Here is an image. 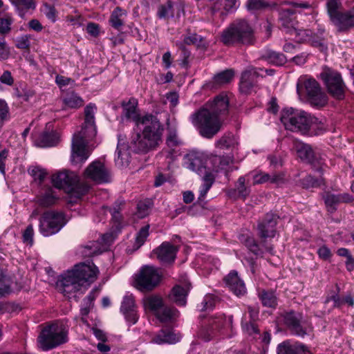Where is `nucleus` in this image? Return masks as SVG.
Returning a JSON list of instances; mask_svg holds the SVG:
<instances>
[{"label":"nucleus","instance_id":"obj_43","mask_svg":"<svg viewBox=\"0 0 354 354\" xmlns=\"http://www.w3.org/2000/svg\"><path fill=\"white\" fill-rule=\"evenodd\" d=\"M278 354H312L304 345L299 346H286L279 345Z\"/></svg>","mask_w":354,"mask_h":354},{"label":"nucleus","instance_id":"obj_10","mask_svg":"<svg viewBox=\"0 0 354 354\" xmlns=\"http://www.w3.org/2000/svg\"><path fill=\"white\" fill-rule=\"evenodd\" d=\"M304 88L308 100L311 105L322 107L327 103L326 95L322 91L319 83L312 78H299L297 84V91L300 95Z\"/></svg>","mask_w":354,"mask_h":354},{"label":"nucleus","instance_id":"obj_4","mask_svg":"<svg viewBox=\"0 0 354 354\" xmlns=\"http://www.w3.org/2000/svg\"><path fill=\"white\" fill-rule=\"evenodd\" d=\"M189 120L198 133L205 138H213L221 129L223 120L216 115H213L206 107H201L190 117Z\"/></svg>","mask_w":354,"mask_h":354},{"label":"nucleus","instance_id":"obj_5","mask_svg":"<svg viewBox=\"0 0 354 354\" xmlns=\"http://www.w3.org/2000/svg\"><path fill=\"white\" fill-rule=\"evenodd\" d=\"M280 120L286 129L306 133L317 119L308 113L292 108H286L281 111Z\"/></svg>","mask_w":354,"mask_h":354},{"label":"nucleus","instance_id":"obj_38","mask_svg":"<svg viewBox=\"0 0 354 354\" xmlns=\"http://www.w3.org/2000/svg\"><path fill=\"white\" fill-rule=\"evenodd\" d=\"M65 108L78 109L83 106L84 100L77 93L72 92L63 98Z\"/></svg>","mask_w":354,"mask_h":354},{"label":"nucleus","instance_id":"obj_20","mask_svg":"<svg viewBox=\"0 0 354 354\" xmlns=\"http://www.w3.org/2000/svg\"><path fill=\"white\" fill-rule=\"evenodd\" d=\"M295 11L290 8H282L279 12V19L281 26L286 30V32L291 35H294L295 38L304 32L303 30H298L295 27L293 15ZM306 33V31H304Z\"/></svg>","mask_w":354,"mask_h":354},{"label":"nucleus","instance_id":"obj_28","mask_svg":"<svg viewBox=\"0 0 354 354\" xmlns=\"http://www.w3.org/2000/svg\"><path fill=\"white\" fill-rule=\"evenodd\" d=\"M181 336L175 333L173 330L162 329L153 337L151 342L157 344H173L178 342Z\"/></svg>","mask_w":354,"mask_h":354},{"label":"nucleus","instance_id":"obj_39","mask_svg":"<svg viewBox=\"0 0 354 354\" xmlns=\"http://www.w3.org/2000/svg\"><path fill=\"white\" fill-rule=\"evenodd\" d=\"M183 145L182 140L177 133V129L174 127H167V135L166 138V145L167 147H180Z\"/></svg>","mask_w":354,"mask_h":354},{"label":"nucleus","instance_id":"obj_51","mask_svg":"<svg viewBox=\"0 0 354 354\" xmlns=\"http://www.w3.org/2000/svg\"><path fill=\"white\" fill-rule=\"evenodd\" d=\"M252 176L253 179V185H259L268 183L270 179V174L261 171H254L250 172L247 176Z\"/></svg>","mask_w":354,"mask_h":354},{"label":"nucleus","instance_id":"obj_47","mask_svg":"<svg viewBox=\"0 0 354 354\" xmlns=\"http://www.w3.org/2000/svg\"><path fill=\"white\" fill-rule=\"evenodd\" d=\"M12 280L3 274H0V297H4L12 292Z\"/></svg>","mask_w":354,"mask_h":354},{"label":"nucleus","instance_id":"obj_29","mask_svg":"<svg viewBox=\"0 0 354 354\" xmlns=\"http://www.w3.org/2000/svg\"><path fill=\"white\" fill-rule=\"evenodd\" d=\"M127 17V11L118 6L111 12L109 23L113 28L121 31L124 26Z\"/></svg>","mask_w":354,"mask_h":354},{"label":"nucleus","instance_id":"obj_49","mask_svg":"<svg viewBox=\"0 0 354 354\" xmlns=\"http://www.w3.org/2000/svg\"><path fill=\"white\" fill-rule=\"evenodd\" d=\"M151 207V202L149 200L140 201L137 205V216L140 218H145L149 214Z\"/></svg>","mask_w":354,"mask_h":354},{"label":"nucleus","instance_id":"obj_34","mask_svg":"<svg viewBox=\"0 0 354 354\" xmlns=\"http://www.w3.org/2000/svg\"><path fill=\"white\" fill-rule=\"evenodd\" d=\"M12 5L21 18H24L29 10H34L36 8L35 0H10Z\"/></svg>","mask_w":354,"mask_h":354},{"label":"nucleus","instance_id":"obj_42","mask_svg":"<svg viewBox=\"0 0 354 354\" xmlns=\"http://www.w3.org/2000/svg\"><path fill=\"white\" fill-rule=\"evenodd\" d=\"M178 311L176 309L165 307L163 305L162 309L157 312L155 315L160 322H166L178 316Z\"/></svg>","mask_w":354,"mask_h":354},{"label":"nucleus","instance_id":"obj_22","mask_svg":"<svg viewBox=\"0 0 354 354\" xmlns=\"http://www.w3.org/2000/svg\"><path fill=\"white\" fill-rule=\"evenodd\" d=\"M138 102L134 97H131L128 101H122L121 106L122 108V117L127 120L133 121L137 127H139V122L141 120L138 109Z\"/></svg>","mask_w":354,"mask_h":354},{"label":"nucleus","instance_id":"obj_40","mask_svg":"<svg viewBox=\"0 0 354 354\" xmlns=\"http://www.w3.org/2000/svg\"><path fill=\"white\" fill-rule=\"evenodd\" d=\"M237 140L232 133H225L215 142V146L219 149H229L237 145Z\"/></svg>","mask_w":354,"mask_h":354},{"label":"nucleus","instance_id":"obj_54","mask_svg":"<svg viewBox=\"0 0 354 354\" xmlns=\"http://www.w3.org/2000/svg\"><path fill=\"white\" fill-rule=\"evenodd\" d=\"M31 35H23L17 37L15 40V46L19 49H29L30 46Z\"/></svg>","mask_w":354,"mask_h":354},{"label":"nucleus","instance_id":"obj_59","mask_svg":"<svg viewBox=\"0 0 354 354\" xmlns=\"http://www.w3.org/2000/svg\"><path fill=\"white\" fill-rule=\"evenodd\" d=\"M43 12L46 17L52 22H55L57 17V12L53 6L48 3H44Z\"/></svg>","mask_w":354,"mask_h":354},{"label":"nucleus","instance_id":"obj_57","mask_svg":"<svg viewBox=\"0 0 354 354\" xmlns=\"http://www.w3.org/2000/svg\"><path fill=\"white\" fill-rule=\"evenodd\" d=\"M28 171L34 180H38L39 183H41L47 175L46 171L39 167H32Z\"/></svg>","mask_w":354,"mask_h":354},{"label":"nucleus","instance_id":"obj_52","mask_svg":"<svg viewBox=\"0 0 354 354\" xmlns=\"http://www.w3.org/2000/svg\"><path fill=\"white\" fill-rule=\"evenodd\" d=\"M324 184L322 178H315L311 175L306 176L302 180V185L306 188L317 187Z\"/></svg>","mask_w":354,"mask_h":354},{"label":"nucleus","instance_id":"obj_14","mask_svg":"<svg viewBox=\"0 0 354 354\" xmlns=\"http://www.w3.org/2000/svg\"><path fill=\"white\" fill-rule=\"evenodd\" d=\"M283 322L289 330L295 335L304 337L312 331V326L302 321V315L299 313L290 311L283 316Z\"/></svg>","mask_w":354,"mask_h":354},{"label":"nucleus","instance_id":"obj_56","mask_svg":"<svg viewBox=\"0 0 354 354\" xmlns=\"http://www.w3.org/2000/svg\"><path fill=\"white\" fill-rule=\"evenodd\" d=\"M268 6V3L263 0H248L246 8L250 11H257Z\"/></svg>","mask_w":354,"mask_h":354},{"label":"nucleus","instance_id":"obj_17","mask_svg":"<svg viewBox=\"0 0 354 354\" xmlns=\"http://www.w3.org/2000/svg\"><path fill=\"white\" fill-rule=\"evenodd\" d=\"M52 183L58 189H72L78 182L77 175L67 170L59 171L52 176Z\"/></svg>","mask_w":354,"mask_h":354},{"label":"nucleus","instance_id":"obj_41","mask_svg":"<svg viewBox=\"0 0 354 354\" xmlns=\"http://www.w3.org/2000/svg\"><path fill=\"white\" fill-rule=\"evenodd\" d=\"M259 298L264 306L275 308L277 305V299L274 292L263 290L259 294Z\"/></svg>","mask_w":354,"mask_h":354},{"label":"nucleus","instance_id":"obj_48","mask_svg":"<svg viewBox=\"0 0 354 354\" xmlns=\"http://www.w3.org/2000/svg\"><path fill=\"white\" fill-rule=\"evenodd\" d=\"M10 119V108L7 102L0 99V129L3 127L5 122Z\"/></svg>","mask_w":354,"mask_h":354},{"label":"nucleus","instance_id":"obj_36","mask_svg":"<svg viewBox=\"0 0 354 354\" xmlns=\"http://www.w3.org/2000/svg\"><path fill=\"white\" fill-rule=\"evenodd\" d=\"M262 57L268 62L277 66L283 65L286 62V57L283 54L272 50H266Z\"/></svg>","mask_w":354,"mask_h":354},{"label":"nucleus","instance_id":"obj_6","mask_svg":"<svg viewBox=\"0 0 354 354\" xmlns=\"http://www.w3.org/2000/svg\"><path fill=\"white\" fill-rule=\"evenodd\" d=\"M326 8L330 23L339 32H346L354 28V6L342 12V0H326Z\"/></svg>","mask_w":354,"mask_h":354},{"label":"nucleus","instance_id":"obj_60","mask_svg":"<svg viewBox=\"0 0 354 354\" xmlns=\"http://www.w3.org/2000/svg\"><path fill=\"white\" fill-rule=\"evenodd\" d=\"M149 225H146L142 227L138 232L136 238V244L137 245V248H140L144 244L146 239L149 236Z\"/></svg>","mask_w":354,"mask_h":354},{"label":"nucleus","instance_id":"obj_15","mask_svg":"<svg viewBox=\"0 0 354 354\" xmlns=\"http://www.w3.org/2000/svg\"><path fill=\"white\" fill-rule=\"evenodd\" d=\"M110 171L105 165L98 160L92 162L84 172V177L97 183H107L110 180Z\"/></svg>","mask_w":354,"mask_h":354},{"label":"nucleus","instance_id":"obj_16","mask_svg":"<svg viewBox=\"0 0 354 354\" xmlns=\"http://www.w3.org/2000/svg\"><path fill=\"white\" fill-rule=\"evenodd\" d=\"M279 217L272 213L267 214L257 225L258 234L263 239L273 238L276 234V225Z\"/></svg>","mask_w":354,"mask_h":354},{"label":"nucleus","instance_id":"obj_35","mask_svg":"<svg viewBox=\"0 0 354 354\" xmlns=\"http://www.w3.org/2000/svg\"><path fill=\"white\" fill-rule=\"evenodd\" d=\"M59 137L54 131L45 132L39 136L36 141V145L40 147H51L57 145Z\"/></svg>","mask_w":354,"mask_h":354},{"label":"nucleus","instance_id":"obj_45","mask_svg":"<svg viewBox=\"0 0 354 354\" xmlns=\"http://www.w3.org/2000/svg\"><path fill=\"white\" fill-rule=\"evenodd\" d=\"M214 176L211 173H207L205 175V176L203 178V183L201 185L200 190H199V192H200V194L198 196L199 200H203L205 198L207 193L211 188V187L214 183Z\"/></svg>","mask_w":354,"mask_h":354},{"label":"nucleus","instance_id":"obj_19","mask_svg":"<svg viewBox=\"0 0 354 354\" xmlns=\"http://www.w3.org/2000/svg\"><path fill=\"white\" fill-rule=\"evenodd\" d=\"M264 71L260 68H250L241 74L240 81V90L242 93H248L254 86L257 78L262 76L261 72Z\"/></svg>","mask_w":354,"mask_h":354},{"label":"nucleus","instance_id":"obj_58","mask_svg":"<svg viewBox=\"0 0 354 354\" xmlns=\"http://www.w3.org/2000/svg\"><path fill=\"white\" fill-rule=\"evenodd\" d=\"M12 22V18L9 15H6V17L3 18H0V33L1 35L9 33Z\"/></svg>","mask_w":354,"mask_h":354},{"label":"nucleus","instance_id":"obj_53","mask_svg":"<svg viewBox=\"0 0 354 354\" xmlns=\"http://www.w3.org/2000/svg\"><path fill=\"white\" fill-rule=\"evenodd\" d=\"M202 40V37L196 33H189L183 35V40L179 41L183 43V46L186 45H199Z\"/></svg>","mask_w":354,"mask_h":354},{"label":"nucleus","instance_id":"obj_7","mask_svg":"<svg viewBox=\"0 0 354 354\" xmlns=\"http://www.w3.org/2000/svg\"><path fill=\"white\" fill-rule=\"evenodd\" d=\"M221 40L226 46L250 44L253 41V30L245 20H236L222 32Z\"/></svg>","mask_w":354,"mask_h":354},{"label":"nucleus","instance_id":"obj_21","mask_svg":"<svg viewBox=\"0 0 354 354\" xmlns=\"http://www.w3.org/2000/svg\"><path fill=\"white\" fill-rule=\"evenodd\" d=\"M204 154L198 150L189 151L183 158L185 166L195 172H202L204 169Z\"/></svg>","mask_w":354,"mask_h":354},{"label":"nucleus","instance_id":"obj_24","mask_svg":"<svg viewBox=\"0 0 354 354\" xmlns=\"http://www.w3.org/2000/svg\"><path fill=\"white\" fill-rule=\"evenodd\" d=\"M303 30L306 31V33L304 32H301L300 35L296 38L298 41H308L313 46L318 48L321 51L327 50V43L324 35V29H319L317 34L313 35H310L309 30Z\"/></svg>","mask_w":354,"mask_h":354},{"label":"nucleus","instance_id":"obj_33","mask_svg":"<svg viewBox=\"0 0 354 354\" xmlns=\"http://www.w3.org/2000/svg\"><path fill=\"white\" fill-rule=\"evenodd\" d=\"M234 71L231 69L225 70L216 75L212 82L207 84L210 88H217L221 86L229 83L234 77Z\"/></svg>","mask_w":354,"mask_h":354},{"label":"nucleus","instance_id":"obj_2","mask_svg":"<svg viewBox=\"0 0 354 354\" xmlns=\"http://www.w3.org/2000/svg\"><path fill=\"white\" fill-rule=\"evenodd\" d=\"M97 267L93 263L76 265L74 269L62 274L57 282V288L68 298L82 287L89 286L97 278Z\"/></svg>","mask_w":354,"mask_h":354},{"label":"nucleus","instance_id":"obj_8","mask_svg":"<svg viewBox=\"0 0 354 354\" xmlns=\"http://www.w3.org/2000/svg\"><path fill=\"white\" fill-rule=\"evenodd\" d=\"M67 341V330L63 324L57 323L46 326L37 338L38 346L42 351L53 349Z\"/></svg>","mask_w":354,"mask_h":354},{"label":"nucleus","instance_id":"obj_1","mask_svg":"<svg viewBox=\"0 0 354 354\" xmlns=\"http://www.w3.org/2000/svg\"><path fill=\"white\" fill-rule=\"evenodd\" d=\"M97 107L95 104L90 103L84 109V122L81 130L75 133L72 139L71 161L77 164L86 161L90 153L86 149L89 140L97 134L95 123V113Z\"/></svg>","mask_w":354,"mask_h":354},{"label":"nucleus","instance_id":"obj_46","mask_svg":"<svg viewBox=\"0 0 354 354\" xmlns=\"http://www.w3.org/2000/svg\"><path fill=\"white\" fill-rule=\"evenodd\" d=\"M245 176H240L235 185V190L238 192L239 196L244 199L250 193V188L245 185Z\"/></svg>","mask_w":354,"mask_h":354},{"label":"nucleus","instance_id":"obj_13","mask_svg":"<svg viewBox=\"0 0 354 354\" xmlns=\"http://www.w3.org/2000/svg\"><path fill=\"white\" fill-rule=\"evenodd\" d=\"M160 276L153 266H143L136 279L137 287L140 290H151L160 282Z\"/></svg>","mask_w":354,"mask_h":354},{"label":"nucleus","instance_id":"obj_9","mask_svg":"<svg viewBox=\"0 0 354 354\" xmlns=\"http://www.w3.org/2000/svg\"><path fill=\"white\" fill-rule=\"evenodd\" d=\"M67 222L66 216L62 212L46 210L39 218V232L45 237L55 235L60 232Z\"/></svg>","mask_w":354,"mask_h":354},{"label":"nucleus","instance_id":"obj_37","mask_svg":"<svg viewBox=\"0 0 354 354\" xmlns=\"http://www.w3.org/2000/svg\"><path fill=\"white\" fill-rule=\"evenodd\" d=\"M145 306L153 311L154 314L160 311L163 307L162 299L158 295H150L144 299Z\"/></svg>","mask_w":354,"mask_h":354},{"label":"nucleus","instance_id":"obj_44","mask_svg":"<svg viewBox=\"0 0 354 354\" xmlns=\"http://www.w3.org/2000/svg\"><path fill=\"white\" fill-rule=\"evenodd\" d=\"M116 157L115 158V164L120 167L128 165L129 162V154L124 148L122 149L120 145H118L116 149Z\"/></svg>","mask_w":354,"mask_h":354},{"label":"nucleus","instance_id":"obj_63","mask_svg":"<svg viewBox=\"0 0 354 354\" xmlns=\"http://www.w3.org/2000/svg\"><path fill=\"white\" fill-rule=\"evenodd\" d=\"M10 55V48L5 39H0V60H6L9 58Z\"/></svg>","mask_w":354,"mask_h":354},{"label":"nucleus","instance_id":"obj_18","mask_svg":"<svg viewBox=\"0 0 354 354\" xmlns=\"http://www.w3.org/2000/svg\"><path fill=\"white\" fill-rule=\"evenodd\" d=\"M120 311L130 324H135L139 318L135 299L132 295H126L122 299Z\"/></svg>","mask_w":354,"mask_h":354},{"label":"nucleus","instance_id":"obj_31","mask_svg":"<svg viewBox=\"0 0 354 354\" xmlns=\"http://www.w3.org/2000/svg\"><path fill=\"white\" fill-rule=\"evenodd\" d=\"M325 204L330 212L336 210V206L341 203H348L352 201V196L348 194H333L327 193L324 196Z\"/></svg>","mask_w":354,"mask_h":354},{"label":"nucleus","instance_id":"obj_32","mask_svg":"<svg viewBox=\"0 0 354 354\" xmlns=\"http://www.w3.org/2000/svg\"><path fill=\"white\" fill-rule=\"evenodd\" d=\"M58 200L57 192L48 187L37 197V203L42 207H48L55 205Z\"/></svg>","mask_w":354,"mask_h":354},{"label":"nucleus","instance_id":"obj_11","mask_svg":"<svg viewBox=\"0 0 354 354\" xmlns=\"http://www.w3.org/2000/svg\"><path fill=\"white\" fill-rule=\"evenodd\" d=\"M233 317L232 315L226 317L224 315H218L208 318L207 323H205L200 329L198 335L204 341H209L217 332L231 328Z\"/></svg>","mask_w":354,"mask_h":354},{"label":"nucleus","instance_id":"obj_55","mask_svg":"<svg viewBox=\"0 0 354 354\" xmlns=\"http://www.w3.org/2000/svg\"><path fill=\"white\" fill-rule=\"evenodd\" d=\"M162 153L166 159L170 161H174L180 156V147H167L163 149Z\"/></svg>","mask_w":354,"mask_h":354},{"label":"nucleus","instance_id":"obj_12","mask_svg":"<svg viewBox=\"0 0 354 354\" xmlns=\"http://www.w3.org/2000/svg\"><path fill=\"white\" fill-rule=\"evenodd\" d=\"M328 92L335 99L342 100L344 97L346 85L341 74L329 68H326L320 74Z\"/></svg>","mask_w":354,"mask_h":354},{"label":"nucleus","instance_id":"obj_61","mask_svg":"<svg viewBox=\"0 0 354 354\" xmlns=\"http://www.w3.org/2000/svg\"><path fill=\"white\" fill-rule=\"evenodd\" d=\"M245 245L255 255L261 254V250L259 248L257 241L252 237H247L244 241Z\"/></svg>","mask_w":354,"mask_h":354},{"label":"nucleus","instance_id":"obj_26","mask_svg":"<svg viewBox=\"0 0 354 354\" xmlns=\"http://www.w3.org/2000/svg\"><path fill=\"white\" fill-rule=\"evenodd\" d=\"M224 281L229 289L236 296H242L246 293L245 283L236 271L230 272L224 278Z\"/></svg>","mask_w":354,"mask_h":354},{"label":"nucleus","instance_id":"obj_62","mask_svg":"<svg viewBox=\"0 0 354 354\" xmlns=\"http://www.w3.org/2000/svg\"><path fill=\"white\" fill-rule=\"evenodd\" d=\"M254 322L255 321H250L248 322H244L243 321L241 323V327L243 330L249 335L258 334L259 333V330L258 329V327L255 324Z\"/></svg>","mask_w":354,"mask_h":354},{"label":"nucleus","instance_id":"obj_30","mask_svg":"<svg viewBox=\"0 0 354 354\" xmlns=\"http://www.w3.org/2000/svg\"><path fill=\"white\" fill-rule=\"evenodd\" d=\"M189 288V284H185L183 287L180 285L175 286L169 295V299L179 306H185Z\"/></svg>","mask_w":354,"mask_h":354},{"label":"nucleus","instance_id":"obj_3","mask_svg":"<svg viewBox=\"0 0 354 354\" xmlns=\"http://www.w3.org/2000/svg\"><path fill=\"white\" fill-rule=\"evenodd\" d=\"M142 126V133L132 136L130 147L136 153L147 152L155 149L162 140L163 126L158 118L151 114L142 116L139 129Z\"/></svg>","mask_w":354,"mask_h":354},{"label":"nucleus","instance_id":"obj_27","mask_svg":"<svg viewBox=\"0 0 354 354\" xmlns=\"http://www.w3.org/2000/svg\"><path fill=\"white\" fill-rule=\"evenodd\" d=\"M293 148L297 153V156L303 160L315 165L317 161V158L309 145L300 141H295Z\"/></svg>","mask_w":354,"mask_h":354},{"label":"nucleus","instance_id":"obj_50","mask_svg":"<svg viewBox=\"0 0 354 354\" xmlns=\"http://www.w3.org/2000/svg\"><path fill=\"white\" fill-rule=\"evenodd\" d=\"M157 16L160 19H164L169 17L174 16L173 4L171 1H168L166 4L160 5L158 7Z\"/></svg>","mask_w":354,"mask_h":354},{"label":"nucleus","instance_id":"obj_64","mask_svg":"<svg viewBox=\"0 0 354 354\" xmlns=\"http://www.w3.org/2000/svg\"><path fill=\"white\" fill-rule=\"evenodd\" d=\"M55 82L59 88H62L68 85H71L72 86L75 85V82L73 79L60 75H57L55 77Z\"/></svg>","mask_w":354,"mask_h":354},{"label":"nucleus","instance_id":"obj_23","mask_svg":"<svg viewBox=\"0 0 354 354\" xmlns=\"http://www.w3.org/2000/svg\"><path fill=\"white\" fill-rule=\"evenodd\" d=\"M178 250V248L169 242H163L153 252L162 263H170L174 261Z\"/></svg>","mask_w":354,"mask_h":354},{"label":"nucleus","instance_id":"obj_25","mask_svg":"<svg viewBox=\"0 0 354 354\" xmlns=\"http://www.w3.org/2000/svg\"><path fill=\"white\" fill-rule=\"evenodd\" d=\"M229 102L226 96L218 95L212 101L208 102L203 107L207 109L213 115L222 118V115L227 114L228 111Z\"/></svg>","mask_w":354,"mask_h":354}]
</instances>
